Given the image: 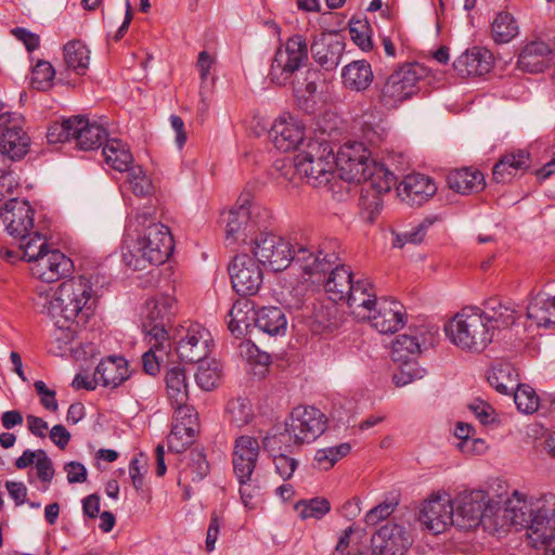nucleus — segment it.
I'll return each mask as SVG.
<instances>
[{
  "mask_svg": "<svg viewBox=\"0 0 555 555\" xmlns=\"http://www.w3.org/2000/svg\"><path fill=\"white\" fill-rule=\"evenodd\" d=\"M552 50L543 41H532L524 47L518 56V68L528 73H540L551 62Z\"/></svg>",
  "mask_w": 555,
  "mask_h": 555,
  "instance_id": "obj_33",
  "label": "nucleus"
},
{
  "mask_svg": "<svg viewBox=\"0 0 555 555\" xmlns=\"http://www.w3.org/2000/svg\"><path fill=\"white\" fill-rule=\"evenodd\" d=\"M176 312V300L169 295H160L147 300L143 311V331L156 341H168L166 326Z\"/></svg>",
  "mask_w": 555,
  "mask_h": 555,
  "instance_id": "obj_13",
  "label": "nucleus"
},
{
  "mask_svg": "<svg viewBox=\"0 0 555 555\" xmlns=\"http://www.w3.org/2000/svg\"><path fill=\"white\" fill-rule=\"evenodd\" d=\"M172 409L175 410V413L171 427L185 428V431L194 434L198 431V415L193 406L184 405Z\"/></svg>",
  "mask_w": 555,
  "mask_h": 555,
  "instance_id": "obj_59",
  "label": "nucleus"
},
{
  "mask_svg": "<svg viewBox=\"0 0 555 555\" xmlns=\"http://www.w3.org/2000/svg\"><path fill=\"white\" fill-rule=\"evenodd\" d=\"M229 273L233 289L242 296L255 295L262 284V270L247 254L234 257Z\"/></svg>",
  "mask_w": 555,
  "mask_h": 555,
  "instance_id": "obj_15",
  "label": "nucleus"
},
{
  "mask_svg": "<svg viewBox=\"0 0 555 555\" xmlns=\"http://www.w3.org/2000/svg\"><path fill=\"white\" fill-rule=\"evenodd\" d=\"M129 377L128 363L122 357H108L102 360L95 371L98 385L116 388Z\"/></svg>",
  "mask_w": 555,
  "mask_h": 555,
  "instance_id": "obj_30",
  "label": "nucleus"
},
{
  "mask_svg": "<svg viewBox=\"0 0 555 555\" xmlns=\"http://www.w3.org/2000/svg\"><path fill=\"white\" fill-rule=\"evenodd\" d=\"M502 518V525L525 528L528 544L546 553L555 538V494L527 498L515 491L504 503Z\"/></svg>",
  "mask_w": 555,
  "mask_h": 555,
  "instance_id": "obj_2",
  "label": "nucleus"
},
{
  "mask_svg": "<svg viewBox=\"0 0 555 555\" xmlns=\"http://www.w3.org/2000/svg\"><path fill=\"white\" fill-rule=\"evenodd\" d=\"M330 502L323 498H314L308 501H300L295 506V509L302 519H320L330 512Z\"/></svg>",
  "mask_w": 555,
  "mask_h": 555,
  "instance_id": "obj_58",
  "label": "nucleus"
},
{
  "mask_svg": "<svg viewBox=\"0 0 555 555\" xmlns=\"http://www.w3.org/2000/svg\"><path fill=\"white\" fill-rule=\"evenodd\" d=\"M30 145V138L25 129L8 134H0V150L7 153L11 160L24 157Z\"/></svg>",
  "mask_w": 555,
  "mask_h": 555,
  "instance_id": "obj_47",
  "label": "nucleus"
},
{
  "mask_svg": "<svg viewBox=\"0 0 555 555\" xmlns=\"http://www.w3.org/2000/svg\"><path fill=\"white\" fill-rule=\"evenodd\" d=\"M73 261L57 249H50L31 263V274L47 283L55 282L72 272Z\"/></svg>",
  "mask_w": 555,
  "mask_h": 555,
  "instance_id": "obj_20",
  "label": "nucleus"
},
{
  "mask_svg": "<svg viewBox=\"0 0 555 555\" xmlns=\"http://www.w3.org/2000/svg\"><path fill=\"white\" fill-rule=\"evenodd\" d=\"M240 483V494L243 504L247 508H256L261 498V488L256 478L250 476L249 478L237 479Z\"/></svg>",
  "mask_w": 555,
  "mask_h": 555,
  "instance_id": "obj_60",
  "label": "nucleus"
},
{
  "mask_svg": "<svg viewBox=\"0 0 555 555\" xmlns=\"http://www.w3.org/2000/svg\"><path fill=\"white\" fill-rule=\"evenodd\" d=\"M307 61V42L302 36L295 35L276 50L269 78L276 86L289 85Z\"/></svg>",
  "mask_w": 555,
  "mask_h": 555,
  "instance_id": "obj_11",
  "label": "nucleus"
},
{
  "mask_svg": "<svg viewBox=\"0 0 555 555\" xmlns=\"http://www.w3.org/2000/svg\"><path fill=\"white\" fill-rule=\"evenodd\" d=\"M308 288L305 284L297 285L292 288H285L281 293V304L289 311L295 313L297 318L302 319L310 306L308 297Z\"/></svg>",
  "mask_w": 555,
  "mask_h": 555,
  "instance_id": "obj_46",
  "label": "nucleus"
},
{
  "mask_svg": "<svg viewBox=\"0 0 555 555\" xmlns=\"http://www.w3.org/2000/svg\"><path fill=\"white\" fill-rule=\"evenodd\" d=\"M396 362L399 364V370L393 374L392 379L398 387H403L414 380L422 379L426 374V371L414 360Z\"/></svg>",
  "mask_w": 555,
  "mask_h": 555,
  "instance_id": "obj_54",
  "label": "nucleus"
},
{
  "mask_svg": "<svg viewBox=\"0 0 555 555\" xmlns=\"http://www.w3.org/2000/svg\"><path fill=\"white\" fill-rule=\"evenodd\" d=\"M502 509L503 507L482 490L461 493L453 503L454 526L463 530H470L479 525L488 528L504 527Z\"/></svg>",
  "mask_w": 555,
  "mask_h": 555,
  "instance_id": "obj_6",
  "label": "nucleus"
},
{
  "mask_svg": "<svg viewBox=\"0 0 555 555\" xmlns=\"http://www.w3.org/2000/svg\"><path fill=\"white\" fill-rule=\"evenodd\" d=\"M106 130L93 122L91 124L82 116H75L73 140L79 150L90 151L98 149L106 139Z\"/></svg>",
  "mask_w": 555,
  "mask_h": 555,
  "instance_id": "obj_31",
  "label": "nucleus"
},
{
  "mask_svg": "<svg viewBox=\"0 0 555 555\" xmlns=\"http://www.w3.org/2000/svg\"><path fill=\"white\" fill-rule=\"evenodd\" d=\"M344 50V41L333 33H322L311 44L313 60L325 70H333L339 65Z\"/></svg>",
  "mask_w": 555,
  "mask_h": 555,
  "instance_id": "obj_23",
  "label": "nucleus"
},
{
  "mask_svg": "<svg viewBox=\"0 0 555 555\" xmlns=\"http://www.w3.org/2000/svg\"><path fill=\"white\" fill-rule=\"evenodd\" d=\"M20 251L23 260L34 263L36 259L50 250L46 235L41 233L39 228L33 229L26 235H20Z\"/></svg>",
  "mask_w": 555,
  "mask_h": 555,
  "instance_id": "obj_43",
  "label": "nucleus"
},
{
  "mask_svg": "<svg viewBox=\"0 0 555 555\" xmlns=\"http://www.w3.org/2000/svg\"><path fill=\"white\" fill-rule=\"evenodd\" d=\"M336 158L341 179L362 183L360 205L371 215L379 212L383 203L380 195L388 193L396 184L395 175L383 164L370 158V152L360 142L346 143Z\"/></svg>",
  "mask_w": 555,
  "mask_h": 555,
  "instance_id": "obj_1",
  "label": "nucleus"
},
{
  "mask_svg": "<svg viewBox=\"0 0 555 555\" xmlns=\"http://www.w3.org/2000/svg\"><path fill=\"white\" fill-rule=\"evenodd\" d=\"M195 380L203 390L209 391L214 389L220 382L221 369L216 360L199 361Z\"/></svg>",
  "mask_w": 555,
  "mask_h": 555,
  "instance_id": "obj_52",
  "label": "nucleus"
},
{
  "mask_svg": "<svg viewBox=\"0 0 555 555\" xmlns=\"http://www.w3.org/2000/svg\"><path fill=\"white\" fill-rule=\"evenodd\" d=\"M404 307L397 300L380 298L371 308L370 315L365 317L371 325L382 334L395 333L405 323Z\"/></svg>",
  "mask_w": 555,
  "mask_h": 555,
  "instance_id": "obj_18",
  "label": "nucleus"
},
{
  "mask_svg": "<svg viewBox=\"0 0 555 555\" xmlns=\"http://www.w3.org/2000/svg\"><path fill=\"white\" fill-rule=\"evenodd\" d=\"M64 62L67 68L83 75L89 67L90 50L80 40H72L63 48Z\"/></svg>",
  "mask_w": 555,
  "mask_h": 555,
  "instance_id": "obj_44",
  "label": "nucleus"
},
{
  "mask_svg": "<svg viewBox=\"0 0 555 555\" xmlns=\"http://www.w3.org/2000/svg\"><path fill=\"white\" fill-rule=\"evenodd\" d=\"M230 421L237 427L248 424L254 416L251 403L246 398L232 399L228 403Z\"/></svg>",
  "mask_w": 555,
  "mask_h": 555,
  "instance_id": "obj_55",
  "label": "nucleus"
},
{
  "mask_svg": "<svg viewBox=\"0 0 555 555\" xmlns=\"http://www.w3.org/2000/svg\"><path fill=\"white\" fill-rule=\"evenodd\" d=\"M330 276L324 278L326 293L331 295L332 301L345 300L346 294L352 289L354 283L353 276L348 268L345 266L336 264L328 271Z\"/></svg>",
  "mask_w": 555,
  "mask_h": 555,
  "instance_id": "obj_36",
  "label": "nucleus"
},
{
  "mask_svg": "<svg viewBox=\"0 0 555 555\" xmlns=\"http://www.w3.org/2000/svg\"><path fill=\"white\" fill-rule=\"evenodd\" d=\"M347 304L356 318L365 320L371 308L376 302V294L369 279H359L352 284V289L346 294Z\"/></svg>",
  "mask_w": 555,
  "mask_h": 555,
  "instance_id": "obj_29",
  "label": "nucleus"
},
{
  "mask_svg": "<svg viewBox=\"0 0 555 555\" xmlns=\"http://www.w3.org/2000/svg\"><path fill=\"white\" fill-rule=\"evenodd\" d=\"M209 473V464L201 450H192L188 454V461L180 470V480L201 481Z\"/></svg>",
  "mask_w": 555,
  "mask_h": 555,
  "instance_id": "obj_48",
  "label": "nucleus"
},
{
  "mask_svg": "<svg viewBox=\"0 0 555 555\" xmlns=\"http://www.w3.org/2000/svg\"><path fill=\"white\" fill-rule=\"evenodd\" d=\"M426 331L423 327L409 328L408 333L399 335L392 344L391 358L393 361L414 360L426 344Z\"/></svg>",
  "mask_w": 555,
  "mask_h": 555,
  "instance_id": "obj_32",
  "label": "nucleus"
},
{
  "mask_svg": "<svg viewBox=\"0 0 555 555\" xmlns=\"http://www.w3.org/2000/svg\"><path fill=\"white\" fill-rule=\"evenodd\" d=\"M527 317L538 326H555V297L535 296L527 308Z\"/></svg>",
  "mask_w": 555,
  "mask_h": 555,
  "instance_id": "obj_41",
  "label": "nucleus"
},
{
  "mask_svg": "<svg viewBox=\"0 0 555 555\" xmlns=\"http://www.w3.org/2000/svg\"><path fill=\"white\" fill-rule=\"evenodd\" d=\"M274 146L282 152H291L304 141L305 126L295 117H282L271 128Z\"/></svg>",
  "mask_w": 555,
  "mask_h": 555,
  "instance_id": "obj_25",
  "label": "nucleus"
},
{
  "mask_svg": "<svg viewBox=\"0 0 555 555\" xmlns=\"http://www.w3.org/2000/svg\"><path fill=\"white\" fill-rule=\"evenodd\" d=\"M436 220V217H427L411 230L397 234L393 241V246L401 248L405 244H420L424 240L427 230Z\"/></svg>",
  "mask_w": 555,
  "mask_h": 555,
  "instance_id": "obj_56",
  "label": "nucleus"
},
{
  "mask_svg": "<svg viewBox=\"0 0 555 555\" xmlns=\"http://www.w3.org/2000/svg\"><path fill=\"white\" fill-rule=\"evenodd\" d=\"M154 215V208L145 207L131 215L127 221L128 231L138 234L132 251L137 258V268L144 267L145 263L162 264L173 250V237L169 228L156 222Z\"/></svg>",
  "mask_w": 555,
  "mask_h": 555,
  "instance_id": "obj_4",
  "label": "nucleus"
},
{
  "mask_svg": "<svg viewBox=\"0 0 555 555\" xmlns=\"http://www.w3.org/2000/svg\"><path fill=\"white\" fill-rule=\"evenodd\" d=\"M259 442L250 436H241L235 440L232 464L236 479L253 476L259 456Z\"/></svg>",
  "mask_w": 555,
  "mask_h": 555,
  "instance_id": "obj_22",
  "label": "nucleus"
},
{
  "mask_svg": "<svg viewBox=\"0 0 555 555\" xmlns=\"http://www.w3.org/2000/svg\"><path fill=\"white\" fill-rule=\"evenodd\" d=\"M0 210L5 229L13 237L26 235L38 228L35 224V209L25 199L10 198Z\"/></svg>",
  "mask_w": 555,
  "mask_h": 555,
  "instance_id": "obj_17",
  "label": "nucleus"
},
{
  "mask_svg": "<svg viewBox=\"0 0 555 555\" xmlns=\"http://www.w3.org/2000/svg\"><path fill=\"white\" fill-rule=\"evenodd\" d=\"M125 181L126 188L138 197H146L153 193L152 180L146 176L141 166H131Z\"/></svg>",
  "mask_w": 555,
  "mask_h": 555,
  "instance_id": "obj_50",
  "label": "nucleus"
},
{
  "mask_svg": "<svg viewBox=\"0 0 555 555\" xmlns=\"http://www.w3.org/2000/svg\"><path fill=\"white\" fill-rule=\"evenodd\" d=\"M249 195H242L236 206L222 215L225 224V240L229 244L235 243L240 234L245 231L251 217Z\"/></svg>",
  "mask_w": 555,
  "mask_h": 555,
  "instance_id": "obj_27",
  "label": "nucleus"
},
{
  "mask_svg": "<svg viewBox=\"0 0 555 555\" xmlns=\"http://www.w3.org/2000/svg\"><path fill=\"white\" fill-rule=\"evenodd\" d=\"M372 548L379 555H404L412 544L409 531L398 524H387L371 539Z\"/></svg>",
  "mask_w": 555,
  "mask_h": 555,
  "instance_id": "obj_19",
  "label": "nucleus"
},
{
  "mask_svg": "<svg viewBox=\"0 0 555 555\" xmlns=\"http://www.w3.org/2000/svg\"><path fill=\"white\" fill-rule=\"evenodd\" d=\"M492 38L496 43H507L518 35V24L508 12H500L491 26Z\"/></svg>",
  "mask_w": 555,
  "mask_h": 555,
  "instance_id": "obj_49",
  "label": "nucleus"
},
{
  "mask_svg": "<svg viewBox=\"0 0 555 555\" xmlns=\"http://www.w3.org/2000/svg\"><path fill=\"white\" fill-rule=\"evenodd\" d=\"M350 446L348 443H341L336 447H330L320 449L314 455V462L319 469L328 470L332 468L340 459L346 456L350 452Z\"/></svg>",
  "mask_w": 555,
  "mask_h": 555,
  "instance_id": "obj_53",
  "label": "nucleus"
},
{
  "mask_svg": "<svg viewBox=\"0 0 555 555\" xmlns=\"http://www.w3.org/2000/svg\"><path fill=\"white\" fill-rule=\"evenodd\" d=\"M75 116L64 119L62 122H53L47 132L48 142L51 144L73 140Z\"/></svg>",
  "mask_w": 555,
  "mask_h": 555,
  "instance_id": "obj_61",
  "label": "nucleus"
},
{
  "mask_svg": "<svg viewBox=\"0 0 555 555\" xmlns=\"http://www.w3.org/2000/svg\"><path fill=\"white\" fill-rule=\"evenodd\" d=\"M255 325L271 336L284 334L287 327V320L279 307H262L254 313Z\"/></svg>",
  "mask_w": 555,
  "mask_h": 555,
  "instance_id": "obj_39",
  "label": "nucleus"
},
{
  "mask_svg": "<svg viewBox=\"0 0 555 555\" xmlns=\"http://www.w3.org/2000/svg\"><path fill=\"white\" fill-rule=\"evenodd\" d=\"M194 438L195 434L185 431V428L171 427V431L167 437L168 449L172 452L180 453L193 443Z\"/></svg>",
  "mask_w": 555,
  "mask_h": 555,
  "instance_id": "obj_62",
  "label": "nucleus"
},
{
  "mask_svg": "<svg viewBox=\"0 0 555 555\" xmlns=\"http://www.w3.org/2000/svg\"><path fill=\"white\" fill-rule=\"evenodd\" d=\"M55 75L53 66L46 61H39L33 70L31 82L35 88L44 90L51 86Z\"/></svg>",
  "mask_w": 555,
  "mask_h": 555,
  "instance_id": "obj_64",
  "label": "nucleus"
},
{
  "mask_svg": "<svg viewBox=\"0 0 555 555\" xmlns=\"http://www.w3.org/2000/svg\"><path fill=\"white\" fill-rule=\"evenodd\" d=\"M488 382L502 395H512L519 385L518 373L509 363H501L493 366L488 374Z\"/></svg>",
  "mask_w": 555,
  "mask_h": 555,
  "instance_id": "obj_42",
  "label": "nucleus"
},
{
  "mask_svg": "<svg viewBox=\"0 0 555 555\" xmlns=\"http://www.w3.org/2000/svg\"><path fill=\"white\" fill-rule=\"evenodd\" d=\"M102 154L106 164L119 172H126L133 166V157L128 145L119 139L107 140Z\"/></svg>",
  "mask_w": 555,
  "mask_h": 555,
  "instance_id": "obj_40",
  "label": "nucleus"
},
{
  "mask_svg": "<svg viewBox=\"0 0 555 555\" xmlns=\"http://www.w3.org/2000/svg\"><path fill=\"white\" fill-rule=\"evenodd\" d=\"M493 66V55L486 49H467L453 62L455 73L461 77H476L488 74Z\"/></svg>",
  "mask_w": 555,
  "mask_h": 555,
  "instance_id": "obj_24",
  "label": "nucleus"
},
{
  "mask_svg": "<svg viewBox=\"0 0 555 555\" xmlns=\"http://www.w3.org/2000/svg\"><path fill=\"white\" fill-rule=\"evenodd\" d=\"M370 27L366 23L351 20L349 34L352 41L362 50L370 51L373 48L372 39L369 34Z\"/></svg>",
  "mask_w": 555,
  "mask_h": 555,
  "instance_id": "obj_63",
  "label": "nucleus"
},
{
  "mask_svg": "<svg viewBox=\"0 0 555 555\" xmlns=\"http://www.w3.org/2000/svg\"><path fill=\"white\" fill-rule=\"evenodd\" d=\"M449 188L460 194H470L483 190V173L475 168L466 167L451 171L447 176Z\"/></svg>",
  "mask_w": 555,
  "mask_h": 555,
  "instance_id": "obj_35",
  "label": "nucleus"
},
{
  "mask_svg": "<svg viewBox=\"0 0 555 555\" xmlns=\"http://www.w3.org/2000/svg\"><path fill=\"white\" fill-rule=\"evenodd\" d=\"M437 192L435 182L421 173L408 175L397 186V194L410 206H421Z\"/></svg>",
  "mask_w": 555,
  "mask_h": 555,
  "instance_id": "obj_21",
  "label": "nucleus"
},
{
  "mask_svg": "<svg viewBox=\"0 0 555 555\" xmlns=\"http://www.w3.org/2000/svg\"><path fill=\"white\" fill-rule=\"evenodd\" d=\"M425 74V67L418 63L401 66L382 86L378 95L379 103L388 109L398 107L417 93V83Z\"/></svg>",
  "mask_w": 555,
  "mask_h": 555,
  "instance_id": "obj_9",
  "label": "nucleus"
},
{
  "mask_svg": "<svg viewBox=\"0 0 555 555\" xmlns=\"http://www.w3.org/2000/svg\"><path fill=\"white\" fill-rule=\"evenodd\" d=\"M336 314L337 308L334 304L325 306L322 302L315 304L311 301L301 320L309 322L311 330L318 333L331 327Z\"/></svg>",
  "mask_w": 555,
  "mask_h": 555,
  "instance_id": "obj_45",
  "label": "nucleus"
},
{
  "mask_svg": "<svg viewBox=\"0 0 555 555\" xmlns=\"http://www.w3.org/2000/svg\"><path fill=\"white\" fill-rule=\"evenodd\" d=\"M93 289L91 282L85 276L64 281L56 288L39 289L34 297L36 309L51 320L61 319L87 324L94 311Z\"/></svg>",
  "mask_w": 555,
  "mask_h": 555,
  "instance_id": "obj_3",
  "label": "nucleus"
},
{
  "mask_svg": "<svg viewBox=\"0 0 555 555\" xmlns=\"http://www.w3.org/2000/svg\"><path fill=\"white\" fill-rule=\"evenodd\" d=\"M529 167V152L517 150L506 153L493 167V180L498 183L511 182L516 176L524 173Z\"/></svg>",
  "mask_w": 555,
  "mask_h": 555,
  "instance_id": "obj_28",
  "label": "nucleus"
},
{
  "mask_svg": "<svg viewBox=\"0 0 555 555\" xmlns=\"http://www.w3.org/2000/svg\"><path fill=\"white\" fill-rule=\"evenodd\" d=\"M371 64L364 60L353 61L341 70L343 86L356 92L365 91L373 82Z\"/></svg>",
  "mask_w": 555,
  "mask_h": 555,
  "instance_id": "obj_34",
  "label": "nucleus"
},
{
  "mask_svg": "<svg viewBox=\"0 0 555 555\" xmlns=\"http://www.w3.org/2000/svg\"><path fill=\"white\" fill-rule=\"evenodd\" d=\"M327 418L314 406L299 405L293 409L283 425L267 435L262 444L270 452L287 451L315 441L326 429Z\"/></svg>",
  "mask_w": 555,
  "mask_h": 555,
  "instance_id": "obj_5",
  "label": "nucleus"
},
{
  "mask_svg": "<svg viewBox=\"0 0 555 555\" xmlns=\"http://www.w3.org/2000/svg\"><path fill=\"white\" fill-rule=\"evenodd\" d=\"M150 349L142 357L143 370L150 375H156L159 372L160 363L167 357V350L170 347L169 341H158L149 338Z\"/></svg>",
  "mask_w": 555,
  "mask_h": 555,
  "instance_id": "obj_51",
  "label": "nucleus"
},
{
  "mask_svg": "<svg viewBox=\"0 0 555 555\" xmlns=\"http://www.w3.org/2000/svg\"><path fill=\"white\" fill-rule=\"evenodd\" d=\"M483 324L489 328L492 339L496 332L512 326L517 319L516 310L496 298H490L479 308Z\"/></svg>",
  "mask_w": 555,
  "mask_h": 555,
  "instance_id": "obj_26",
  "label": "nucleus"
},
{
  "mask_svg": "<svg viewBox=\"0 0 555 555\" xmlns=\"http://www.w3.org/2000/svg\"><path fill=\"white\" fill-rule=\"evenodd\" d=\"M517 409L526 414L533 413L539 406V397L534 389L528 385H518L512 392Z\"/></svg>",
  "mask_w": 555,
  "mask_h": 555,
  "instance_id": "obj_57",
  "label": "nucleus"
},
{
  "mask_svg": "<svg viewBox=\"0 0 555 555\" xmlns=\"http://www.w3.org/2000/svg\"><path fill=\"white\" fill-rule=\"evenodd\" d=\"M450 341L462 350L480 352L493 339L478 307H465L444 327Z\"/></svg>",
  "mask_w": 555,
  "mask_h": 555,
  "instance_id": "obj_7",
  "label": "nucleus"
},
{
  "mask_svg": "<svg viewBox=\"0 0 555 555\" xmlns=\"http://www.w3.org/2000/svg\"><path fill=\"white\" fill-rule=\"evenodd\" d=\"M420 521L431 533L439 534L453 521V502L448 494H437L426 500L420 511Z\"/></svg>",
  "mask_w": 555,
  "mask_h": 555,
  "instance_id": "obj_16",
  "label": "nucleus"
},
{
  "mask_svg": "<svg viewBox=\"0 0 555 555\" xmlns=\"http://www.w3.org/2000/svg\"><path fill=\"white\" fill-rule=\"evenodd\" d=\"M167 397L172 408L189 405V386L185 372L175 366L166 373L165 377Z\"/></svg>",
  "mask_w": 555,
  "mask_h": 555,
  "instance_id": "obj_37",
  "label": "nucleus"
},
{
  "mask_svg": "<svg viewBox=\"0 0 555 555\" xmlns=\"http://www.w3.org/2000/svg\"><path fill=\"white\" fill-rule=\"evenodd\" d=\"M297 173L307 183L320 188L331 182L337 168L333 149L326 141L310 140L295 157Z\"/></svg>",
  "mask_w": 555,
  "mask_h": 555,
  "instance_id": "obj_8",
  "label": "nucleus"
},
{
  "mask_svg": "<svg viewBox=\"0 0 555 555\" xmlns=\"http://www.w3.org/2000/svg\"><path fill=\"white\" fill-rule=\"evenodd\" d=\"M292 262L301 271L306 282L321 284L326 273L338 261L337 253L330 244L320 246L296 243L293 249Z\"/></svg>",
  "mask_w": 555,
  "mask_h": 555,
  "instance_id": "obj_10",
  "label": "nucleus"
},
{
  "mask_svg": "<svg viewBox=\"0 0 555 555\" xmlns=\"http://www.w3.org/2000/svg\"><path fill=\"white\" fill-rule=\"evenodd\" d=\"M254 305L247 299L236 300L232 309L229 311L228 328L235 336H243L251 322H255L254 313H256Z\"/></svg>",
  "mask_w": 555,
  "mask_h": 555,
  "instance_id": "obj_38",
  "label": "nucleus"
},
{
  "mask_svg": "<svg viewBox=\"0 0 555 555\" xmlns=\"http://www.w3.org/2000/svg\"><path fill=\"white\" fill-rule=\"evenodd\" d=\"M295 245L271 232L259 233L253 241L250 250L259 263L273 271H282L292 263Z\"/></svg>",
  "mask_w": 555,
  "mask_h": 555,
  "instance_id": "obj_12",
  "label": "nucleus"
},
{
  "mask_svg": "<svg viewBox=\"0 0 555 555\" xmlns=\"http://www.w3.org/2000/svg\"><path fill=\"white\" fill-rule=\"evenodd\" d=\"M212 337L210 332L198 323L182 326L177 334V353L186 362H199L210 353Z\"/></svg>",
  "mask_w": 555,
  "mask_h": 555,
  "instance_id": "obj_14",
  "label": "nucleus"
}]
</instances>
